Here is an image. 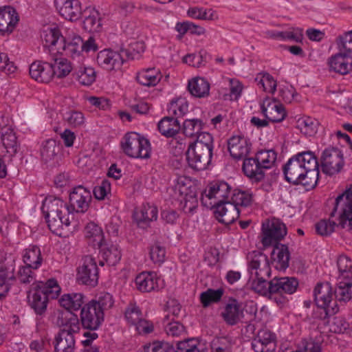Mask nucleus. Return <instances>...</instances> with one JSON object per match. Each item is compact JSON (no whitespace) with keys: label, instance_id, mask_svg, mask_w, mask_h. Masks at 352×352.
I'll use <instances>...</instances> for the list:
<instances>
[{"label":"nucleus","instance_id":"obj_1","mask_svg":"<svg viewBox=\"0 0 352 352\" xmlns=\"http://www.w3.org/2000/svg\"><path fill=\"white\" fill-rule=\"evenodd\" d=\"M285 180L293 185L313 189L319 179L318 158L311 151H302L292 156L283 167Z\"/></svg>","mask_w":352,"mask_h":352},{"label":"nucleus","instance_id":"obj_2","mask_svg":"<svg viewBox=\"0 0 352 352\" xmlns=\"http://www.w3.org/2000/svg\"><path fill=\"white\" fill-rule=\"evenodd\" d=\"M60 290L54 278L34 283L28 296V304L37 315L42 316L47 310L49 300L58 298Z\"/></svg>","mask_w":352,"mask_h":352},{"label":"nucleus","instance_id":"obj_3","mask_svg":"<svg viewBox=\"0 0 352 352\" xmlns=\"http://www.w3.org/2000/svg\"><path fill=\"white\" fill-rule=\"evenodd\" d=\"M42 212L47 223L49 229L54 234L58 235L63 226L68 227L70 225L68 206L60 198L47 197L42 205Z\"/></svg>","mask_w":352,"mask_h":352},{"label":"nucleus","instance_id":"obj_4","mask_svg":"<svg viewBox=\"0 0 352 352\" xmlns=\"http://www.w3.org/2000/svg\"><path fill=\"white\" fill-rule=\"evenodd\" d=\"M104 314L97 310L92 304H85L80 313V322L83 329L88 330L83 333L85 339L82 340L84 346H89L92 342L98 338L96 332L104 322Z\"/></svg>","mask_w":352,"mask_h":352},{"label":"nucleus","instance_id":"obj_5","mask_svg":"<svg viewBox=\"0 0 352 352\" xmlns=\"http://www.w3.org/2000/svg\"><path fill=\"white\" fill-rule=\"evenodd\" d=\"M314 296L317 305V310L314 312L316 318L325 320L338 311L336 300H332L333 294L329 283H318L314 288Z\"/></svg>","mask_w":352,"mask_h":352},{"label":"nucleus","instance_id":"obj_6","mask_svg":"<svg viewBox=\"0 0 352 352\" xmlns=\"http://www.w3.org/2000/svg\"><path fill=\"white\" fill-rule=\"evenodd\" d=\"M124 153L131 157L147 159L150 157L149 141L135 132L128 133L121 143Z\"/></svg>","mask_w":352,"mask_h":352},{"label":"nucleus","instance_id":"obj_7","mask_svg":"<svg viewBox=\"0 0 352 352\" xmlns=\"http://www.w3.org/2000/svg\"><path fill=\"white\" fill-rule=\"evenodd\" d=\"M320 160L322 173L328 175L340 173L344 164L342 152L333 146L325 148Z\"/></svg>","mask_w":352,"mask_h":352},{"label":"nucleus","instance_id":"obj_8","mask_svg":"<svg viewBox=\"0 0 352 352\" xmlns=\"http://www.w3.org/2000/svg\"><path fill=\"white\" fill-rule=\"evenodd\" d=\"M339 206H342L339 225L342 228H345L347 226L352 230V186L336 197L334 208L330 214L331 217L335 216Z\"/></svg>","mask_w":352,"mask_h":352},{"label":"nucleus","instance_id":"obj_9","mask_svg":"<svg viewBox=\"0 0 352 352\" xmlns=\"http://www.w3.org/2000/svg\"><path fill=\"white\" fill-rule=\"evenodd\" d=\"M286 226L279 219L273 218L267 220L262 225L263 238L261 242L264 247H269L279 243L287 234Z\"/></svg>","mask_w":352,"mask_h":352},{"label":"nucleus","instance_id":"obj_10","mask_svg":"<svg viewBox=\"0 0 352 352\" xmlns=\"http://www.w3.org/2000/svg\"><path fill=\"white\" fill-rule=\"evenodd\" d=\"M201 204L207 208H214L215 217L222 223L231 224L239 217V208L234 204L230 203V201L218 204L217 202H207L205 198H202Z\"/></svg>","mask_w":352,"mask_h":352},{"label":"nucleus","instance_id":"obj_11","mask_svg":"<svg viewBox=\"0 0 352 352\" xmlns=\"http://www.w3.org/2000/svg\"><path fill=\"white\" fill-rule=\"evenodd\" d=\"M129 56V51L116 52L111 49H104L98 53L96 61L98 65L107 71L117 70L121 68L124 57Z\"/></svg>","mask_w":352,"mask_h":352},{"label":"nucleus","instance_id":"obj_12","mask_svg":"<svg viewBox=\"0 0 352 352\" xmlns=\"http://www.w3.org/2000/svg\"><path fill=\"white\" fill-rule=\"evenodd\" d=\"M186 160L190 168L197 170H205L211 162L212 151L204 148L203 146H196L190 144L186 153Z\"/></svg>","mask_w":352,"mask_h":352},{"label":"nucleus","instance_id":"obj_13","mask_svg":"<svg viewBox=\"0 0 352 352\" xmlns=\"http://www.w3.org/2000/svg\"><path fill=\"white\" fill-rule=\"evenodd\" d=\"M77 280L79 283L95 287L98 283V268L95 259L89 255L82 258V265L78 268Z\"/></svg>","mask_w":352,"mask_h":352},{"label":"nucleus","instance_id":"obj_14","mask_svg":"<svg viewBox=\"0 0 352 352\" xmlns=\"http://www.w3.org/2000/svg\"><path fill=\"white\" fill-rule=\"evenodd\" d=\"M220 316L227 325L234 326L243 322L242 302L234 297H229L223 303Z\"/></svg>","mask_w":352,"mask_h":352},{"label":"nucleus","instance_id":"obj_15","mask_svg":"<svg viewBox=\"0 0 352 352\" xmlns=\"http://www.w3.org/2000/svg\"><path fill=\"white\" fill-rule=\"evenodd\" d=\"M231 188L228 183L223 181H215L208 184L207 188L201 194V197L205 198L207 202L224 203L230 201Z\"/></svg>","mask_w":352,"mask_h":352},{"label":"nucleus","instance_id":"obj_16","mask_svg":"<svg viewBox=\"0 0 352 352\" xmlns=\"http://www.w3.org/2000/svg\"><path fill=\"white\" fill-rule=\"evenodd\" d=\"M250 278L270 277L271 269L267 256L258 251H254L248 256Z\"/></svg>","mask_w":352,"mask_h":352},{"label":"nucleus","instance_id":"obj_17","mask_svg":"<svg viewBox=\"0 0 352 352\" xmlns=\"http://www.w3.org/2000/svg\"><path fill=\"white\" fill-rule=\"evenodd\" d=\"M91 199L90 190L82 186H78L69 194L68 210L85 213L89 209Z\"/></svg>","mask_w":352,"mask_h":352},{"label":"nucleus","instance_id":"obj_18","mask_svg":"<svg viewBox=\"0 0 352 352\" xmlns=\"http://www.w3.org/2000/svg\"><path fill=\"white\" fill-rule=\"evenodd\" d=\"M299 283L295 277H274L270 280L272 296L284 297V294H292L297 290Z\"/></svg>","mask_w":352,"mask_h":352},{"label":"nucleus","instance_id":"obj_19","mask_svg":"<svg viewBox=\"0 0 352 352\" xmlns=\"http://www.w3.org/2000/svg\"><path fill=\"white\" fill-rule=\"evenodd\" d=\"M54 4L58 13L71 21L78 20L82 12L78 0H55Z\"/></svg>","mask_w":352,"mask_h":352},{"label":"nucleus","instance_id":"obj_20","mask_svg":"<svg viewBox=\"0 0 352 352\" xmlns=\"http://www.w3.org/2000/svg\"><path fill=\"white\" fill-rule=\"evenodd\" d=\"M57 324L60 328L59 333L74 336L80 329V319L73 311H63L58 314Z\"/></svg>","mask_w":352,"mask_h":352},{"label":"nucleus","instance_id":"obj_21","mask_svg":"<svg viewBox=\"0 0 352 352\" xmlns=\"http://www.w3.org/2000/svg\"><path fill=\"white\" fill-rule=\"evenodd\" d=\"M41 38L43 47L48 50L50 56L58 54V46H60L64 41V37L57 28H45L41 32Z\"/></svg>","mask_w":352,"mask_h":352},{"label":"nucleus","instance_id":"obj_22","mask_svg":"<svg viewBox=\"0 0 352 352\" xmlns=\"http://www.w3.org/2000/svg\"><path fill=\"white\" fill-rule=\"evenodd\" d=\"M19 21V16L14 8L8 6L0 8V33L2 35L11 34Z\"/></svg>","mask_w":352,"mask_h":352},{"label":"nucleus","instance_id":"obj_23","mask_svg":"<svg viewBox=\"0 0 352 352\" xmlns=\"http://www.w3.org/2000/svg\"><path fill=\"white\" fill-rule=\"evenodd\" d=\"M255 352H273L276 349L275 336L268 329H261L252 342Z\"/></svg>","mask_w":352,"mask_h":352},{"label":"nucleus","instance_id":"obj_24","mask_svg":"<svg viewBox=\"0 0 352 352\" xmlns=\"http://www.w3.org/2000/svg\"><path fill=\"white\" fill-rule=\"evenodd\" d=\"M54 73L50 61H35L30 66V76L38 82H49Z\"/></svg>","mask_w":352,"mask_h":352},{"label":"nucleus","instance_id":"obj_25","mask_svg":"<svg viewBox=\"0 0 352 352\" xmlns=\"http://www.w3.org/2000/svg\"><path fill=\"white\" fill-rule=\"evenodd\" d=\"M126 320L135 326L139 333H149L153 331V327L142 318V313L138 307L131 305L125 311Z\"/></svg>","mask_w":352,"mask_h":352},{"label":"nucleus","instance_id":"obj_26","mask_svg":"<svg viewBox=\"0 0 352 352\" xmlns=\"http://www.w3.org/2000/svg\"><path fill=\"white\" fill-rule=\"evenodd\" d=\"M261 111L265 118L272 122H280L286 117L283 105L278 104L275 100L270 101L268 98L261 104Z\"/></svg>","mask_w":352,"mask_h":352},{"label":"nucleus","instance_id":"obj_27","mask_svg":"<svg viewBox=\"0 0 352 352\" xmlns=\"http://www.w3.org/2000/svg\"><path fill=\"white\" fill-rule=\"evenodd\" d=\"M266 278H249L248 284L253 291L260 295L267 296L270 299L274 300L277 305L285 304L286 302L285 298L272 296V289H270V281H267Z\"/></svg>","mask_w":352,"mask_h":352},{"label":"nucleus","instance_id":"obj_28","mask_svg":"<svg viewBox=\"0 0 352 352\" xmlns=\"http://www.w3.org/2000/svg\"><path fill=\"white\" fill-rule=\"evenodd\" d=\"M157 208L150 204L142 205L140 210L134 214V218L138 227L143 229L149 227L151 222L157 219Z\"/></svg>","mask_w":352,"mask_h":352},{"label":"nucleus","instance_id":"obj_29","mask_svg":"<svg viewBox=\"0 0 352 352\" xmlns=\"http://www.w3.org/2000/svg\"><path fill=\"white\" fill-rule=\"evenodd\" d=\"M160 278L155 272H144L135 278L137 289L142 292H151L160 288Z\"/></svg>","mask_w":352,"mask_h":352},{"label":"nucleus","instance_id":"obj_30","mask_svg":"<svg viewBox=\"0 0 352 352\" xmlns=\"http://www.w3.org/2000/svg\"><path fill=\"white\" fill-rule=\"evenodd\" d=\"M61 146L55 140L49 139L42 143L41 156L42 161L50 166L57 162Z\"/></svg>","mask_w":352,"mask_h":352},{"label":"nucleus","instance_id":"obj_31","mask_svg":"<svg viewBox=\"0 0 352 352\" xmlns=\"http://www.w3.org/2000/svg\"><path fill=\"white\" fill-rule=\"evenodd\" d=\"M243 171L252 182H260L264 179L265 173L263 168L256 160V157H247L243 160Z\"/></svg>","mask_w":352,"mask_h":352},{"label":"nucleus","instance_id":"obj_32","mask_svg":"<svg viewBox=\"0 0 352 352\" xmlns=\"http://www.w3.org/2000/svg\"><path fill=\"white\" fill-rule=\"evenodd\" d=\"M330 68L335 72L344 75L352 70V58L343 52L331 56L329 60Z\"/></svg>","mask_w":352,"mask_h":352},{"label":"nucleus","instance_id":"obj_33","mask_svg":"<svg viewBox=\"0 0 352 352\" xmlns=\"http://www.w3.org/2000/svg\"><path fill=\"white\" fill-rule=\"evenodd\" d=\"M83 28L89 32H100L102 28L100 14L94 8L87 7L82 12Z\"/></svg>","mask_w":352,"mask_h":352},{"label":"nucleus","instance_id":"obj_34","mask_svg":"<svg viewBox=\"0 0 352 352\" xmlns=\"http://www.w3.org/2000/svg\"><path fill=\"white\" fill-rule=\"evenodd\" d=\"M58 54H65V56H70L72 58H78L79 60L83 58L82 56V38L79 36H74L72 40L67 43L64 38V41L58 48Z\"/></svg>","mask_w":352,"mask_h":352},{"label":"nucleus","instance_id":"obj_35","mask_svg":"<svg viewBox=\"0 0 352 352\" xmlns=\"http://www.w3.org/2000/svg\"><path fill=\"white\" fill-rule=\"evenodd\" d=\"M100 250L102 260L100 261L99 264L104 265L106 263L108 265H116L121 258V253L118 246L113 244H107L104 241L101 247H97Z\"/></svg>","mask_w":352,"mask_h":352},{"label":"nucleus","instance_id":"obj_36","mask_svg":"<svg viewBox=\"0 0 352 352\" xmlns=\"http://www.w3.org/2000/svg\"><path fill=\"white\" fill-rule=\"evenodd\" d=\"M228 151L230 155L237 160L247 158L250 150V144L246 140L240 137L233 136L228 142Z\"/></svg>","mask_w":352,"mask_h":352},{"label":"nucleus","instance_id":"obj_37","mask_svg":"<svg viewBox=\"0 0 352 352\" xmlns=\"http://www.w3.org/2000/svg\"><path fill=\"white\" fill-rule=\"evenodd\" d=\"M177 188L180 195H184L183 200H182V202L184 201V210L186 213H193L198 206L195 188L191 186L186 188L184 184L182 185L180 182H178Z\"/></svg>","mask_w":352,"mask_h":352},{"label":"nucleus","instance_id":"obj_38","mask_svg":"<svg viewBox=\"0 0 352 352\" xmlns=\"http://www.w3.org/2000/svg\"><path fill=\"white\" fill-rule=\"evenodd\" d=\"M60 307L65 311H74L81 309L85 303V296L82 293L65 294L58 300Z\"/></svg>","mask_w":352,"mask_h":352},{"label":"nucleus","instance_id":"obj_39","mask_svg":"<svg viewBox=\"0 0 352 352\" xmlns=\"http://www.w3.org/2000/svg\"><path fill=\"white\" fill-rule=\"evenodd\" d=\"M272 258L276 263V268L285 270L289 267L290 252L287 245L276 243L273 245Z\"/></svg>","mask_w":352,"mask_h":352},{"label":"nucleus","instance_id":"obj_40","mask_svg":"<svg viewBox=\"0 0 352 352\" xmlns=\"http://www.w3.org/2000/svg\"><path fill=\"white\" fill-rule=\"evenodd\" d=\"M157 128L162 135L166 138H172L179 133L181 125L177 118L166 116L159 122Z\"/></svg>","mask_w":352,"mask_h":352},{"label":"nucleus","instance_id":"obj_41","mask_svg":"<svg viewBox=\"0 0 352 352\" xmlns=\"http://www.w3.org/2000/svg\"><path fill=\"white\" fill-rule=\"evenodd\" d=\"M162 75L158 69L155 68L143 69L138 72L136 75V80L143 86H155L161 80Z\"/></svg>","mask_w":352,"mask_h":352},{"label":"nucleus","instance_id":"obj_42","mask_svg":"<svg viewBox=\"0 0 352 352\" xmlns=\"http://www.w3.org/2000/svg\"><path fill=\"white\" fill-rule=\"evenodd\" d=\"M85 236L87 243L94 248L101 247L104 241L102 230L94 222H89L85 228Z\"/></svg>","mask_w":352,"mask_h":352},{"label":"nucleus","instance_id":"obj_43","mask_svg":"<svg viewBox=\"0 0 352 352\" xmlns=\"http://www.w3.org/2000/svg\"><path fill=\"white\" fill-rule=\"evenodd\" d=\"M50 63L55 72L54 76H56L58 78L65 77L73 69L71 62L67 58L60 56L58 54L51 56Z\"/></svg>","mask_w":352,"mask_h":352},{"label":"nucleus","instance_id":"obj_44","mask_svg":"<svg viewBox=\"0 0 352 352\" xmlns=\"http://www.w3.org/2000/svg\"><path fill=\"white\" fill-rule=\"evenodd\" d=\"M55 352H74L75 349L74 336L59 333L54 338Z\"/></svg>","mask_w":352,"mask_h":352},{"label":"nucleus","instance_id":"obj_45","mask_svg":"<svg viewBox=\"0 0 352 352\" xmlns=\"http://www.w3.org/2000/svg\"><path fill=\"white\" fill-rule=\"evenodd\" d=\"M0 136L6 152L11 156L14 155L18 148L16 136L14 131L10 127H3L0 131Z\"/></svg>","mask_w":352,"mask_h":352},{"label":"nucleus","instance_id":"obj_46","mask_svg":"<svg viewBox=\"0 0 352 352\" xmlns=\"http://www.w3.org/2000/svg\"><path fill=\"white\" fill-rule=\"evenodd\" d=\"M16 281L12 267H1L0 269V298L5 297L8 293L11 285Z\"/></svg>","mask_w":352,"mask_h":352},{"label":"nucleus","instance_id":"obj_47","mask_svg":"<svg viewBox=\"0 0 352 352\" xmlns=\"http://www.w3.org/2000/svg\"><path fill=\"white\" fill-rule=\"evenodd\" d=\"M336 301L346 302L352 298V279L338 280L334 290Z\"/></svg>","mask_w":352,"mask_h":352},{"label":"nucleus","instance_id":"obj_48","mask_svg":"<svg viewBox=\"0 0 352 352\" xmlns=\"http://www.w3.org/2000/svg\"><path fill=\"white\" fill-rule=\"evenodd\" d=\"M188 89L192 96L204 98L209 94L210 85L204 78L197 77L188 82Z\"/></svg>","mask_w":352,"mask_h":352},{"label":"nucleus","instance_id":"obj_49","mask_svg":"<svg viewBox=\"0 0 352 352\" xmlns=\"http://www.w3.org/2000/svg\"><path fill=\"white\" fill-rule=\"evenodd\" d=\"M24 263L34 270L38 269L43 262V258L39 247L36 245H30L23 256Z\"/></svg>","mask_w":352,"mask_h":352},{"label":"nucleus","instance_id":"obj_50","mask_svg":"<svg viewBox=\"0 0 352 352\" xmlns=\"http://www.w3.org/2000/svg\"><path fill=\"white\" fill-rule=\"evenodd\" d=\"M175 352H206V349L198 340L187 338L176 342Z\"/></svg>","mask_w":352,"mask_h":352},{"label":"nucleus","instance_id":"obj_51","mask_svg":"<svg viewBox=\"0 0 352 352\" xmlns=\"http://www.w3.org/2000/svg\"><path fill=\"white\" fill-rule=\"evenodd\" d=\"M224 289L219 288L217 289H208L206 291L201 293L199 299L204 307H208L212 303H218L221 301L223 294Z\"/></svg>","mask_w":352,"mask_h":352},{"label":"nucleus","instance_id":"obj_52","mask_svg":"<svg viewBox=\"0 0 352 352\" xmlns=\"http://www.w3.org/2000/svg\"><path fill=\"white\" fill-rule=\"evenodd\" d=\"M339 275L337 280L352 279V260L345 255L340 256L337 261Z\"/></svg>","mask_w":352,"mask_h":352},{"label":"nucleus","instance_id":"obj_53","mask_svg":"<svg viewBox=\"0 0 352 352\" xmlns=\"http://www.w3.org/2000/svg\"><path fill=\"white\" fill-rule=\"evenodd\" d=\"M113 298L111 294L107 292H101L96 298L89 302L96 307L97 310L102 311L110 309L113 305Z\"/></svg>","mask_w":352,"mask_h":352},{"label":"nucleus","instance_id":"obj_54","mask_svg":"<svg viewBox=\"0 0 352 352\" xmlns=\"http://www.w3.org/2000/svg\"><path fill=\"white\" fill-rule=\"evenodd\" d=\"M252 202V194L249 191H243L235 189L230 198V203H232L238 208L239 206L247 207Z\"/></svg>","mask_w":352,"mask_h":352},{"label":"nucleus","instance_id":"obj_55","mask_svg":"<svg viewBox=\"0 0 352 352\" xmlns=\"http://www.w3.org/2000/svg\"><path fill=\"white\" fill-rule=\"evenodd\" d=\"M205 124L199 119H187L183 123L182 131L186 136L197 135L204 129Z\"/></svg>","mask_w":352,"mask_h":352},{"label":"nucleus","instance_id":"obj_56","mask_svg":"<svg viewBox=\"0 0 352 352\" xmlns=\"http://www.w3.org/2000/svg\"><path fill=\"white\" fill-rule=\"evenodd\" d=\"M261 168L264 170L271 168L276 160V153L274 150H263L258 151L256 156Z\"/></svg>","mask_w":352,"mask_h":352},{"label":"nucleus","instance_id":"obj_57","mask_svg":"<svg viewBox=\"0 0 352 352\" xmlns=\"http://www.w3.org/2000/svg\"><path fill=\"white\" fill-rule=\"evenodd\" d=\"M231 346V340L228 337H216L210 343L211 352H230Z\"/></svg>","mask_w":352,"mask_h":352},{"label":"nucleus","instance_id":"obj_58","mask_svg":"<svg viewBox=\"0 0 352 352\" xmlns=\"http://www.w3.org/2000/svg\"><path fill=\"white\" fill-rule=\"evenodd\" d=\"M76 76L78 81L83 85H91L96 80V72L92 67L80 69Z\"/></svg>","mask_w":352,"mask_h":352},{"label":"nucleus","instance_id":"obj_59","mask_svg":"<svg viewBox=\"0 0 352 352\" xmlns=\"http://www.w3.org/2000/svg\"><path fill=\"white\" fill-rule=\"evenodd\" d=\"M206 56L207 52L204 50H201L197 54H187L184 57L183 61L189 65L193 66L195 67H199L202 65H204L205 63H206Z\"/></svg>","mask_w":352,"mask_h":352},{"label":"nucleus","instance_id":"obj_60","mask_svg":"<svg viewBox=\"0 0 352 352\" xmlns=\"http://www.w3.org/2000/svg\"><path fill=\"white\" fill-rule=\"evenodd\" d=\"M337 45L340 52L350 54L352 52V30L338 36Z\"/></svg>","mask_w":352,"mask_h":352},{"label":"nucleus","instance_id":"obj_61","mask_svg":"<svg viewBox=\"0 0 352 352\" xmlns=\"http://www.w3.org/2000/svg\"><path fill=\"white\" fill-rule=\"evenodd\" d=\"M336 226H340L334 221L322 219L315 225L316 232L321 236L330 235L333 231Z\"/></svg>","mask_w":352,"mask_h":352},{"label":"nucleus","instance_id":"obj_62","mask_svg":"<svg viewBox=\"0 0 352 352\" xmlns=\"http://www.w3.org/2000/svg\"><path fill=\"white\" fill-rule=\"evenodd\" d=\"M318 122L311 118L307 117L298 120V126L304 133L311 135L317 130Z\"/></svg>","mask_w":352,"mask_h":352},{"label":"nucleus","instance_id":"obj_63","mask_svg":"<svg viewBox=\"0 0 352 352\" xmlns=\"http://www.w3.org/2000/svg\"><path fill=\"white\" fill-rule=\"evenodd\" d=\"M258 85L261 87L265 91L274 94L276 90L277 83L272 76L265 73L258 81Z\"/></svg>","mask_w":352,"mask_h":352},{"label":"nucleus","instance_id":"obj_64","mask_svg":"<svg viewBox=\"0 0 352 352\" xmlns=\"http://www.w3.org/2000/svg\"><path fill=\"white\" fill-rule=\"evenodd\" d=\"M65 120L72 126L77 127L82 125L85 122L83 114L80 111H70L65 113Z\"/></svg>","mask_w":352,"mask_h":352}]
</instances>
